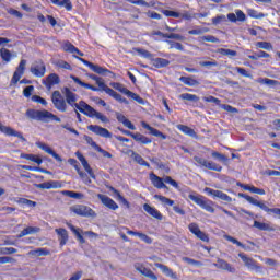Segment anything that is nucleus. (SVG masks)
Returning <instances> with one entry per match:
<instances>
[{
    "label": "nucleus",
    "instance_id": "nucleus-1",
    "mask_svg": "<svg viewBox=\"0 0 280 280\" xmlns=\"http://www.w3.org/2000/svg\"><path fill=\"white\" fill-rule=\"evenodd\" d=\"M65 97H62V94ZM60 91L56 90L51 94V102L57 110L59 113H67V104L71 106L72 108H77L79 113H82V115H85V117H90L91 119L95 118L102 121L103 124H108V117L106 115L96 112L95 108H93L91 105H89L84 101L78 102V94H75L71 89L65 86ZM66 98V100H65Z\"/></svg>",
    "mask_w": 280,
    "mask_h": 280
},
{
    "label": "nucleus",
    "instance_id": "nucleus-2",
    "mask_svg": "<svg viewBox=\"0 0 280 280\" xmlns=\"http://www.w3.org/2000/svg\"><path fill=\"white\" fill-rule=\"evenodd\" d=\"M90 80H94V82L97 84V86L101 89V91H104L109 95V97H113L116 100V102H120V104H128V100H126L121 94L115 92L112 88H108L104 81H102V78L95 75V74H89Z\"/></svg>",
    "mask_w": 280,
    "mask_h": 280
},
{
    "label": "nucleus",
    "instance_id": "nucleus-3",
    "mask_svg": "<svg viewBox=\"0 0 280 280\" xmlns=\"http://www.w3.org/2000/svg\"><path fill=\"white\" fill-rule=\"evenodd\" d=\"M26 117H28V119H35L36 121H47L48 119H52V121L58 122L61 121L60 117L46 109H27Z\"/></svg>",
    "mask_w": 280,
    "mask_h": 280
},
{
    "label": "nucleus",
    "instance_id": "nucleus-4",
    "mask_svg": "<svg viewBox=\"0 0 280 280\" xmlns=\"http://www.w3.org/2000/svg\"><path fill=\"white\" fill-rule=\"evenodd\" d=\"M189 200H192L195 205H198L201 209H205L208 213H215V202H213L210 199H207V197L202 195H196V194H190L188 195Z\"/></svg>",
    "mask_w": 280,
    "mask_h": 280
},
{
    "label": "nucleus",
    "instance_id": "nucleus-5",
    "mask_svg": "<svg viewBox=\"0 0 280 280\" xmlns=\"http://www.w3.org/2000/svg\"><path fill=\"white\" fill-rule=\"evenodd\" d=\"M240 198H244L249 205H253L254 207H259L262 211L266 213H273L275 215H278L280 218V208H268L264 201H259L255 198H253L250 195H246L244 192L238 194Z\"/></svg>",
    "mask_w": 280,
    "mask_h": 280
},
{
    "label": "nucleus",
    "instance_id": "nucleus-6",
    "mask_svg": "<svg viewBox=\"0 0 280 280\" xmlns=\"http://www.w3.org/2000/svg\"><path fill=\"white\" fill-rule=\"evenodd\" d=\"M114 88L117 91H119V93H122L124 95H127V97H130L131 100H133L138 104H145V100H143V97H141L139 94L128 90V88H125L120 83H114Z\"/></svg>",
    "mask_w": 280,
    "mask_h": 280
},
{
    "label": "nucleus",
    "instance_id": "nucleus-7",
    "mask_svg": "<svg viewBox=\"0 0 280 280\" xmlns=\"http://www.w3.org/2000/svg\"><path fill=\"white\" fill-rule=\"evenodd\" d=\"M72 213L80 215L81 218H95V210H92L91 207L84 205H78L70 208Z\"/></svg>",
    "mask_w": 280,
    "mask_h": 280
},
{
    "label": "nucleus",
    "instance_id": "nucleus-8",
    "mask_svg": "<svg viewBox=\"0 0 280 280\" xmlns=\"http://www.w3.org/2000/svg\"><path fill=\"white\" fill-rule=\"evenodd\" d=\"M30 72L35 77V78H45V73H47V66L45 65V61L43 60H37L35 61L31 68Z\"/></svg>",
    "mask_w": 280,
    "mask_h": 280
},
{
    "label": "nucleus",
    "instance_id": "nucleus-9",
    "mask_svg": "<svg viewBox=\"0 0 280 280\" xmlns=\"http://www.w3.org/2000/svg\"><path fill=\"white\" fill-rule=\"evenodd\" d=\"M188 231H190V233L195 235L197 240L209 243V234L200 230V226L198 225V223L196 222L189 223Z\"/></svg>",
    "mask_w": 280,
    "mask_h": 280
},
{
    "label": "nucleus",
    "instance_id": "nucleus-10",
    "mask_svg": "<svg viewBox=\"0 0 280 280\" xmlns=\"http://www.w3.org/2000/svg\"><path fill=\"white\" fill-rule=\"evenodd\" d=\"M203 191L208 196H212L213 198H219V200H223L224 202H233V198H231V196L226 195L222 190H215L213 188L206 187Z\"/></svg>",
    "mask_w": 280,
    "mask_h": 280
},
{
    "label": "nucleus",
    "instance_id": "nucleus-11",
    "mask_svg": "<svg viewBox=\"0 0 280 280\" xmlns=\"http://www.w3.org/2000/svg\"><path fill=\"white\" fill-rule=\"evenodd\" d=\"M238 257L245 264L246 268L249 270H255L256 272H260L261 266H259L255 259L246 256L244 253H240Z\"/></svg>",
    "mask_w": 280,
    "mask_h": 280
},
{
    "label": "nucleus",
    "instance_id": "nucleus-12",
    "mask_svg": "<svg viewBox=\"0 0 280 280\" xmlns=\"http://www.w3.org/2000/svg\"><path fill=\"white\" fill-rule=\"evenodd\" d=\"M124 135H126L127 137H131V139L136 140L137 143H141L142 145H149V143H152V139L148 138L147 136L140 132L135 133V132L125 130Z\"/></svg>",
    "mask_w": 280,
    "mask_h": 280
},
{
    "label": "nucleus",
    "instance_id": "nucleus-13",
    "mask_svg": "<svg viewBox=\"0 0 280 280\" xmlns=\"http://www.w3.org/2000/svg\"><path fill=\"white\" fill-rule=\"evenodd\" d=\"M0 132L5 135L7 137H18V139L21 140L23 143H25V141H27V139H25L23 133L14 130L12 127L3 126V125H1V122H0Z\"/></svg>",
    "mask_w": 280,
    "mask_h": 280
},
{
    "label": "nucleus",
    "instance_id": "nucleus-14",
    "mask_svg": "<svg viewBox=\"0 0 280 280\" xmlns=\"http://www.w3.org/2000/svg\"><path fill=\"white\" fill-rule=\"evenodd\" d=\"M88 130H90V132H94V135H97L98 137H104L105 139H110L113 137L108 129L100 127L98 125H89Z\"/></svg>",
    "mask_w": 280,
    "mask_h": 280
},
{
    "label": "nucleus",
    "instance_id": "nucleus-15",
    "mask_svg": "<svg viewBox=\"0 0 280 280\" xmlns=\"http://www.w3.org/2000/svg\"><path fill=\"white\" fill-rule=\"evenodd\" d=\"M42 84L47 89V91H51L54 86L57 84H60V77L56 73H50L46 77L45 80H43Z\"/></svg>",
    "mask_w": 280,
    "mask_h": 280
},
{
    "label": "nucleus",
    "instance_id": "nucleus-16",
    "mask_svg": "<svg viewBox=\"0 0 280 280\" xmlns=\"http://www.w3.org/2000/svg\"><path fill=\"white\" fill-rule=\"evenodd\" d=\"M97 198L101 200L104 207H107V209H110L112 211H117V209H119V205H117V202H115V200H113L110 197L98 194Z\"/></svg>",
    "mask_w": 280,
    "mask_h": 280
},
{
    "label": "nucleus",
    "instance_id": "nucleus-17",
    "mask_svg": "<svg viewBox=\"0 0 280 280\" xmlns=\"http://www.w3.org/2000/svg\"><path fill=\"white\" fill-rule=\"evenodd\" d=\"M149 178L156 189H167V186L165 185V182L163 178H161L159 175L154 174V172H151L149 174Z\"/></svg>",
    "mask_w": 280,
    "mask_h": 280
},
{
    "label": "nucleus",
    "instance_id": "nucleus-18",
    "mask_svg": "<svg viewBox=\"0 0 280 280\" xmlns=\"http://www.w3.org/2000/svg\"><path fill=\"white\" fill-rule=\"evenodd\" d=\"M124 231H127V235H133V237H139L144 244H152L153 240L152 237L148 236V234H144L143 232H136L132 230H129L128 228H122Z\"/></svg>",
    "mask_w": 280,
    "mask_h": 280
},
{
    "label": "nucleus",
    "instance_id": "nucleus-19",
    "mask_svg": "<svg viewBox=\"0 0 280 280\" xmlns=\"http://www.w3.org/2000/svg\"><path fill=\"white\" fill-rule=\"evenodd\" d=\"M142 128H144V130H149L150 135H152L153 137H159L162 140L167 139V135L161 132L159 129L150 126V124L142 121L141 122Z\"/></svg>",
    "mask_w": 280,
    "mask_h": 280
},
{
    "label": "nucleus",
    "instance_id": "nucleus-20",
    "mask_svg": "<svg viewBox=\"0 0 280 280\" xmlns=\"http://www.w3.org/2000/svg\"><path fill=\"white\" fill-rule=\"evenodd\" d=\"M36 145L47 154H50V156L57 160L58 163H62V158L58 153H56V151H54V149H51L49 145L43 142H38Z\"/></svg>",
    "mask_w": 280,
    "mask_h": 280
},
{
    "label": "nucleus",
    "instance_id": "nucleus-21",
    "mask_svg": "<svg viewBox=\"0 0 280 280\" xmlns=\"http://www.w3.org/2000/svg\"><path fill=\"white\" fill-rule=\"evenodd\" d=\"M154 266L155 268H159L166 277H170L171 279H178V275L166 265L155 262Z\"/></svg>",
    "mask_w": 280,
    "mask_h": 280
},
{
    "label": "nucleus",
    "instance_id": "nucleus-22",
    "mask_svg": "<svg viewBox=\"0 0 280 280\" xmlns=\"http://www.w3.org/2000/svg\"><path fill=\"white\" fill-rule=\"evenodd\" d=\"M143 209L149 215H151V218H155V220H163V214L161 213V211L150 206V203H144Z\"/></svg>",
    "mask_w": 280,
    "mask_h": 280
},
{
    "label": "nucleus",
    "instance_id": "nucleus-23",
    "mask_svg": "<svg viewBox=\"0 0 280 280\" xmlns=\"http://www.w3.org/2000/svg\"><path fill=\"white\" fill-rule=\"evenodd\" d=\"M177 130H179L180 132H183V135H186L187 137L198 139V133H196V130L187 125H177Z\"/></svg>",
    "mask_w": 280,
    "mask_h": 280
},
{
    "label": "nucleus",
    "instance_id": "nucleus-24",
    "mask_svg": "<svg viewBox=\"0 0 280 280\" xmlns=\"http://www.w3.org/2000/svg\"><path fill=\"white\" fill-rule=\"evenodd\" d=\"M151 36H161L162 38H168L173 40H183V37L180 34H176V33L165 34L161 31H153L151 33Z\"/></svg>",
    "mask_w": 280,
    "mask_h": 280
},
{
    "label": "nucleus",
    "instance_id": "nucleus-25",
    "mask_svg": "<svg viewBox=\"0 0 280 280\" xmlns=\"http://www.w3.org/2000/svg\"><path fill=\"white\" fill-rule=\"evenodd\" d=\"M57 235H59V245L66 246L67 242H69V233L67 232V229L60 228L55 230Z\"/></svg>",
    "mask_w": 280,
    "mask_h": 280
},
{
    "label": "nucleus",
    "instance_id": "nucleus-26",
    "mask_svg": "<svg viewBox=\"0 0 280 280\" xmlns=\"http://www.w3.org/2000/svg\"><path fill=\"white\" fill-rule=\"evenodd\" d=\"M39 189H62V183L57 180H50L38 185Z\"/></svg>",
    "mask_w": 280,
    "mask_h": 280
},
{
    "label": "nucleus",
    "instance_id": "nucleus-27",
    "mask_svg": "<svg viewBox=\"0 0 280 280\" xmlns=\"http://www.w3.org/2000/svg\"><path fill=\"white\" fill-rule=\"evenodd\" d=\"M52 5H57V8H65L67 12H71L73 10V3L71 0H50Z\"/></svg>",
    "mask_w": 280,
    "mask_h": 280
},
{
    "label": "nucleus",
    "instance_id": "nucleus-28",
    "mask_svg": "<svg viewBox=\"0 0 280 280\" xmlns=\"http://www.w3.org/2000/svg\"><path fill=\"white\" fill-rule=\"evenodd\" d=\"M151 65H153L155 69H165V67H170V60L158 57L151 60Z\"/></svg>",
    "mask_w": 280,
    "mask_h": 280
},
{
    "label": "nucleus",
    "instance_id": "nucleus-29",
    "mask_svg": "<svg viewBox=\"0 0 280 280\" xmlns=\"http://www.w3.org/2000/svg\"><path fill=\"white\" fill-rule=\"evenodd\" d=\"M116 119L129 130H137V127H135V124H132V121L126 118L124 114H117Z\"/></svg>",
    "mask_w": 280,
    "mask_h": 280
},
{
    "label": "nucleus",
    "instance_id": "nucleus-30",
    "mask_svg": "<svg viewBox=\"0 0 280 280\" xmlns=\"http://www.w3.org/2000/svg\"><path fill=\"white\" fill-rule=\"evenodd\" d=\"M131 152V159L135 161V163H138V165H141L142 167H148L150 170V163L148 161L143 160V156H141L139 153L135 151Z\"/></svg>",
    "mask_w": 280,
    "mask_h": 280
},
{
    "label": "nucleus",
    "instance_id": "nucleus-31",
    "mask_svg": "<svg viewBox=\"0 0 280 280\" xmlns=\"http://www.w3.org/2000/svg\"><path fill=\"white\" fill-rule=\"evenodd\" d=\"M107 189H109V191H113V194H115V196L117 197V199L119 201H121L125 207H127V209H130V201L128 199H126L121 192H119V190H117L115 187L113 186H107Z\"/></svg>",
    "mask_w": 280,
    "mask_h": 280
},
{
    "label": "nucleus",
    "instance_id": "nucleus-32",
    "mask_svg": "<svg viewBox=\"0 0 280 280\" xmlns=\"http://www.w3.org/2000/svg\"><path fill=\"white\" fill-rule=\"evenodd\" d=\"M71 79L73 80V82H75V84H79V86H82L83 89H89L90 91H95V92L100 91V89L96 88L95 85L85 83L82 80H80V78H78V77L72 75Z\"/></svg>",
    "mask_w": 280,
    "mask_h": 280
},
{
    "label": "nucleus",
    "instance_id": "nucleus-33",
    "mask_svg": "<svg viewBox=\"0 0 280 280\" xmlns=\"http://www.w3.org/2000/svg\"><path fill=\"white\" fill-rule=\"evenodd\" d=\"M217 266L221 268V270H226L228 272H235V268L229 264V261L224 259H218L217 260Z\"/></svg>",
    "mask_w": 280,
    "mask_h": 280
},
{
    "label": "nucleus",
    "instance_id": "nucleus-34",
    "mask_svg": "<svg viewBox=\"0 0 280 280\" xmlns=\"http://www.w3.org/2000/svg\"><path fill=\"white\" fill-rule=\"evenodd\" d=\"M179 82H183L186 86H198L200 82L191 77H180Z\"/></svg>",
    "mask_w": 280,
    "mask_h": 280
},
{
    "label": "nucleus",
    "instance_id": "nucleus-35",
    "mask_svg": "<svg viewBox=\"0 0 280 280\" xmlns=\"http://www.w3.org/2000/svg\"><path fill=\"white\" fill-rule=\"evenodd\" d=\"M39 231L40 228L27 226L20 232L19 237H25V235H33V233H38Z\"/></svg>",
    "mask_w": 280,
    "mask_h": 280
},
{
    "label": "nucleus",
    "instance_id": "nucleus-36",
    "mask_svg": "<svg viewBox=\"0 0 280 280\" xmlns=\"http://www.w3.org/2000/svg\"><path fill=\"white\" fill-rule=\"evenodd\" d=\"M140 275H143L144 277H148L152 280H159V277L155 276L154 271L152 269L143 267L142 269H138Z\"/></svg>",
    "mask_w": 280,
    "mask_h": 280
},
{
    "label": "nucleus",
    "instance_id": "nucleus-37",
    "mask_svg": "<svg viewBox=\"0 0 280 280\" xmlns=\"http://www.w3.org/2000/svg\"><path fill=\"white\" fill-rule=\"evenodd\" d=\"M155 200H159L164 205L165 207H174V200L163 196V195H155L154 196Z\"/></svg>",
    "mask_w": 280,
    "mask_h": 280
},
{
    "label": "nucleus",
    "instance_id": "nucleus-38",
    "mask_svg": "<svg viewBox=\"0 0 280 280\" xmlns=\"http://www.w3.org/2000/svg\"><path fill=\"white\" fill-rule=\"evenodd\" d=\"M254 228L258 229V231H275V228L270 226V224L259 221H254Z\"/></svg>",
    "mask_w": 280,
    "mask_h": 280
},
{
    "label": "nucleus",
    "instance_id": "nucleus-39",
    "mask_svg": "<svg viewBox=\"0 0 280 280\" xmlns=\"http://www.w3.org/2000/svg\"><path fill=\"white\" fill-rule=\"evenodd\" d=\"M92 148H94V150H96V152H100V154H103V156L105 159H112L113 154L104 149H102V147L98 145L97 142H92Z\"/></svg>",
    "mask_w": 280,
    "mask_h": 280
},
{
    "label": "nucleus",
    "instance_id": "nucleus-40",
    "mask_svg": "<svg viewBox=\"0 0 280 280\" xmlns=\"http://www.w3.org/2000/svg\"><path fill=\"white\" fill-rule=\"evenodd\" d=\"M217 54H220L221 56H228L229 58H235V56H237L236 50H231L226 48H218Z\"/></svg>",
    "mask_w": 280,
    "mask_h": 280
},
{
    "label": "nucleus",
    "instance_id": "nucleus-41",
    "mask_svg": "<svg viewBox=\"0 0 280 280\" xmlns=\"http://www.w3.org/2000/svg\"><path fill=\"white\" fill-rule=\"evenodd\" d=\"M65 51H69L70 54H78V56H84V52L80 51L78 47H74L71 43L65 44Z\"/></svg>",
    "mask_w": 280,
    "mask_h": 280
},
{
    "label": "nucleus",
    "instance_id": "nucleus-42",
    "mask_svg": "<svg viewBox=\"0 0 280 280\" xmlns=\"http://www.w3.org/2000/svg\"><path fill=\"white\" fill-rule=\"evenodd\" d=\"M70 231H72V233L75 235L78 242H80L81 244H86V240H84V236L80 232V229L70 225Z\"/></svg>",
    "mask_w": 280,
    "mask_h": 280
},
{
    "label": "nucleus",
    "instance_id": "nucleus-43",
    "mask_svg": "<svg viewBox=\"0 0 280 280\" xmlns=\"http://www.w3.org/2000/svg\"><path fill=\"white\" fill-rule=\"evenodd\" d=\"M91 71H94V73H97L98 75H106V73H110V70L104 67L97 66L95 63L92 66Z\"/></svg>",
    "mask_w": 280,
    "mask_h": 280
},
{
    "label": "nucleus",
    "instance_id": "nucleus-44",
    "mask_svg": "<svg viewBox=\"0 0 280 280\" xmlns=\"http://www.w3.org/2000/svg\"><path fill=\"white\" fill-rule=\"evenodd\" d=\"M0 57L2 58V60L4 62H10V60H12V52L7 48H1L0 49Z\"/></svg>",
    "mask_w": 280,
    "mask_h": 280
},
{
    "label": "nucleus",
    "instance_id": "nucleus-45",
    "mask_svg": "<svg viewBox=\"0 0 280 280\" xmlns=\"http://www.w3.org/2000/svg\"><path fill=\"white\" fill-rule=\"evenodd\" d=\"M63 196H68V198H74L75 200H82V198H84V194L71 190H65Z\"/></svg>",
    "mask_w": 280,
    "mask_h": 280
},
{
    "label": "nucleus",
    "instance_id": "nucleus-46",
    "mask_svg": "<svg viewBox=\"0 0 280 280\" xmlns=\"http://www.w3.org/2000/svg\"><path fill=\"white\" fill-rule=\"evenodd\" d=\"M247 14L250 19H266V14L258 12L255 9H248Z\"/></svg>",
    "mask_w": 280,
    "mask_h": 280
},
{
    "label": "nucleus",
    "instance_id": "nucleus-47",
    "mask_svg": "<svg viewBox=\"0 0 280 280\" xmlns=\"http://www.w3.org/2000/svg\"><path fill=\"white\" fill-rule=\"evenodd\" d=\"M179 100H186V102H198L200 97L195 94L184 93L179 95Z\"/></svg>",
    "mask_w": 280,
    "mask_h": 280
},
{
    "label": "nucleus",
    "instance_id": "nucleus-48",
    "mask_svg": "<svg viewBox=\"0 0 280 280\" xmlns=\"http://www.w3.org/2000/svg\"><path fill=\"white\" fill-rule=\"evenodd\" d=\"M260 84H267L268 86H280V82L277 80L264 78L259 79Z\"/></svg>",
    "mask_w": 280,
    "mask_h": 280
},
{
    "label": "nucleus",
    "instance_id": "nucleus-49",
    "mask_svg": "<svg viewBox=\"0 0 280 280\" xmlns=\"http://www.w3.org/2000/svg\"><path fill=\"white\" fill-rule=\"evenodd\" d=\"M256 47L259 49H266L267 51H272L273 49L272 44L269 42H257Z\"/></svg>",
    "mask_w": 280,
    "mask_h": 280
},
{
    "label": "nucleus",
    "instance_id": "nucleus-50",
    "mask_svg": "<svg viewBox=\"0 0 280 280\" xmlns=\"http://www.w3.org/2000/svg\"><path fill=\"white\" fill-rule=\"evenodd\" d=\"M228 242H231L232 244H235L236 246H238L240 248H243V250H248V247H246V245H244L242 242H240L237 238L233 237V236H226Z\"/></svg>",
    "mask_w": 280,
    "mask_h": 280
},
{
    "label": "nucleus",
    "instance_id": "nucleus-51",
    "mask_svg": "<svg viewBox=\"0 0 280 280\" xmlns=\"http://www.w3.org/2000/svg\"><path fill=\"white\" fill-rule=\"evenodd\" d=\"M207 170H212V172H222V166L214 162H207L206 164Z\"/></svg>",
    "mask_w": 280,
    "mask_h": 280
},
{
    "label": "nucleus",
    "instance_id": "nucleus-52",
    "mask_svg": "<svg viewBox=\"0 0 280 280\" xmlns=\"http://www.w3.org/2000/svg\"><path fill=\"white\" fill-rule=\"evenodd\" d=\"M33 255H37V257H47V255H51V252L46 248H37L33 252Z\"/></svg>",
    "mask_w": 280,
    "mask_h": 280
},
{
    "label": "nucleus",
    "instance_id": "nucleus-53",
    "mask_svg": "<svg viewBox=\"0 0 280 280\" xmlns=\"http://www.w3.org/2000/svg\"><path fill=\"white\" fill-rule=\"evenodd\" d=\"M19 250L14 247H1L0 248V255H14V253H18Z\"/></svg>",
    "mask_w": 280,
    "mask_h": 280
},
{
    "label": "nucleus",
    "instance_id": "nucleus-54",
    "mask_svg": "<svg viewBox=\"0 0 280 280\" xmlns=\"http://www.w3.org/2000/svg\"><path fill=\"white\" fill-rule=\"evenodd\" d=\"M164 16L167 18H173V19H180V13L176 12V11H172V10H164L162 11Z\"/></svg>",
    "mask_w": 280,
    "mask_h": 280
},
{
    "label": "nucleus",
    "instance_id": "nucleus-55",
    "mask_svg": "<svg viewBox=\"0 0 280 280\" xmlns=\"http://www.w3.org/2000/svg\"><path fill=\"white\" fill-rule=\"evenodd\" d=\"M233 71H236V73H240V75H242L243 78H250V74L245 68L235 67L233 68Z\"/></svg>",
    "mask_w": 280,
    "mask_h": 280
},
{
    "label": "nucleus",
    "instance_id": "nucleus-56",
    "mask_svg": "<svg viewBox=\"0 0 280 280\" xmlns=\"http://www.w3.org/2000/svg\"><path fill=\"white\" fill-rule=\"evenodd\" d=\"M212 156H213V159H218L219 161H222L223 163H226V161H229V158H226V155H224L218 151H213Z\"/></svg>",
    "mask_w": 280,
    "mask_h": 280
},
{
    "label": "nucleus",
    "instance_id": "nucleus-57",
    "mask_svg": "<svg viewBox=\"0 0 280 280\" xmlns=\"http://www.w3.org/2000/svg\"><path fill=\"white\" fill-rule=\"evenodd\" d=\"M201 40L206 43H220V39L213 35H205L201 37Z\"/></svg>",
    "mask_w": 280,
    "mask_h": 280
},
{
    "label": "nucleus",
    "instance_id": "nucleus-58",
    "mask_svg": "<svg viewBox=\"0 0 280 280\" xmlns=\"http://www.w3.org/2000/svg\"><path fill=\"white\" fill-rule=\"evenodd\" d=\"M32 102H36L37 104H42V106H47V100L40 97L39 95H33L31 97Z\"/></svg>",
    "mask_w": 280,
    "mask_h": 280
},
{
    "label": "nucleus",
    "instance_id": "nucleus-59",
    "mask_svg": "<svg viewBox=\"0 0 280 280\" xmlns=\"http://www.w3.org/2000/svg\"><path fill=\"white\" fill-rule=\"evenodd\" d=\"M147 16L148 19H154L155 21H161V19H163V16L155 11H148Z\"/></svg>",
    "mask_w": 280,
    "mask_h": 280
},
{
    "label": "nucleus",
    "instance_id": "nucleus-60",
    "mask_svg": "<svg viewBox=\"0 0 280 280\" xmlns=\"http://www.w3.org/2000/svg\"><path fill=\"white\" fill-rule=\"evenodd\" d=\"M21 78H23V72L15 70V72L13 73V77L11 79L12 84H18L19 81L21 80Z\"/></svg>",
    "mask_w": 280,
    "mask_h": 280
},
{
    "label": "nucleus",
    "instance_id": "nucleus-61",
    "mask_svg": "<svg viewBox=\"0 0 280 280\" xmlns=\"http://www.w3.org/2000/svg\"><path fill=\"white\" fill-rule=\"evenodd\" d=\"M137 54H139L140 56H142L143 58H151L152 57V52H150L147 49L143 48H136Z\"/></svg>",
    "mask_w": 280,
    "mask_h": 280
},
{
    "label": "nucleus",
    "instance_id": "nucleus-62",
    "mask_svg": "<svg viewBox=\"0 0 280 280\" xmlns=\"http://www.w3.org/2000/svg\"><path fill=\"white\" fill-rule=\"evenodd\" d=\"M203 102H208L210 104H215L217 106H220V98L214 97V96H206L203 97Z\"/></svg>",
    "mask_w": 280,
    "mask_h": 280
},
{
    "label": "nucleus",
    "instance_id": "nucleus-63",
    "mask_svg": "<svg viewBox=\"0 0 280 280\" xmlns=\"http://www.w3.org/2000/svg\"><path fill=\"white\" fill-rule=\"evenodd\" d=\"M235 14H236V21H240L241 23H244V21H246V14L244 13V11L236 10Z\"/></svg>",
    "mask_w": 280,
    "mask_h": 280
},
{
    "label": "nucleus",
    "instance_id": "nucleus-64",
    "mask_svg": "<svg viewBox=\"0 0 280 280\" xmlns=\"http://www.w3.org/2000/svg\"><path fill=\"white\" fill-rule=\"evenodd\" d=\"M32 93H34V85H28L23 90L24 97H32Z\"/></svg>",
    "mask_w": 280,
    "mask_h": 280
}]
</instances>
